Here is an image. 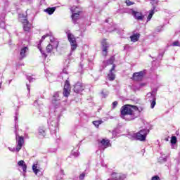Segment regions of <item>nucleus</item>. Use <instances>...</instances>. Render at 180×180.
Returning a JSON list of instances; mask_svg holds the SVG:
<instances>
[{
	"instance_id": "obj_1",
	"label": "nucleus",
	"mask_w": 180,
	"mask_h": 180,
	"mask_svg": "<svg viewBox=\"0 0 180 180\" xmlns=\"http://www.w3.org/2000/svg\"><path fill=\"white\" fill-rule=\"evenodd\" d=\"M132 108H135V106L129 104L123 105L120 109L121 117H124V116L127 115L133 116L134 112H133Z\"/></svg>"
},
{
	"instance_id": "obj_2",
	"label": "nucleus",
	"mask_w": 180,
	"mask_h": 180,
	"mask_svg": "<svg viewBox=\"0 0 180 180\" xmlns=\"http://www.w3.org/2000/svg\"><path fill=\"white\" fill-rule=\"evenodd\" d=\"M148 131H150L146 129L140 130L134 134L135 139L139 140V141H146Z\"/></svg>"
},
{
	"instance_id": "obj_3",
	"label": "nucleus",
	"mask_w": 180,
	"mask_h": 180,
	"mask_svg": "<svg viewBox=\"0 0 180 180\" xmlns=\"http://www.w3.org/2000/svg\"><path fill=\"white\" fill-rule=\"evenodd\" d=\"M17 140V146H16V151L19 153L22 148L23 147V144H25V138L23 136L16 135Z\"/></svg>"
},
{
	"instance_id": "obj_4",
	"label": "nucleus",
	"mask_w": 180,
	"mask_h": 180,
	"mask_svg": "<svg viewBox=\"0 0 180 180\" xmlns=\"http://www.w3.org/2000/svg\"><path fill=\"white\" fill-rule=\"evenodd\" d=\"M71 92V85L70 84V81L66 80L65 82V85L63 88V96H65L66 98H68L70 96V94Z\"/></svg>"
},
{
	"instance_id": "obj_5",
	"label": "nucleus",
	"mask_w": 180,
	"mask_h": 180,
	"mask_svg": "<svg viewBox=\"0 0 180 180\" xmlns=\"http://www.w3.org/2000/svg\"><path fill=\"white\" fill-rule=\"evenodd\" d=\"M143 77H144V72L141 71V72L134 73L132 75L131 79H133V81L140 82V81H143Z\"/></svg>"
},
{
	"instance_id": "obj_6",
	"label": "nucleus",
	"mask_w": 180,
	"mask_h": 180,
	"mask_svg": "<svg viewBox=\"0 0 180 180\" xmlns=\"http://www.w3.org/2000/svg\"><path fill=\"white\" fill-rule=\"evenodd\" d=\"M85 89V86H84V84L81 82H77L75 86L73 91L75 92V94H81L82 91Z\"/></svg>"
},
{
	"instance_id": "obj_7",
	"label": "nucleus",
	"mask_w": 180,
	"mask_h": 180,
	"mask_svg": "<svg viewBox=\"0 0 180 180\" xmlns=\"http://www.w3.org/2000/svg\"><path fill=\"white\" fill-rule=\"evenodd\" d=\"M75 9H77V7H72V8L71 9L72 20L74 22V23H77V20L79 19V15H81L82 13L81 11H77V13H75Z\"/></svg>"
},
{
	"instance_id": "obj_8",
	"label": "nucleus",
	"mask_w": 180,
	"mask_h": 180,
	"mask_svg": "<svg viewBox=\"0 0 180 180\" xmlns=\"http://www.w3.org/2000/svg\"><path fill=\"white\" fill-rule=\"evenodd\" d=\"M112 179L114 180H124L126 179V175L122 173L113 172L111 174Z\"/></svg>"
},
{
	"instance_id": "obj_9",
	"label": "nucleus",
	"mask_w": 180,
	"mask_h": 180,
	"mask_svg": "<svg viewBox=\"0 0 180 180\" xmlns=\"http://www.w3.org/2000/svg\"><path fill=\"white\" fill-rule=\"evenodd\" d=\"M116 68V65L113 64L112 68L110 70V74L108 75V79L109 81H115L116 79V75L113 73Z\"/></svg>"
},
{
	"instance_id": "obj_10",
	"label": "nucleus",
	"mask_w": 180,
	"mask_h": 180,
	"mask_svg": "<svg viewBox=\"0 0 180 180\" xmlns=\"http://www.w3.org/2000/svg\"><path fill=\"white\" fill-rule=\"evenodd\" d=\"M131 15H133L136 20H143V19H144V15H143V13H141V12H138L132 10Z\"/></svg>"
},
{
	"instance_id": "obj_11",
	"label": "nucleus",
	"mask_w": 180,
	"mask_h": 180,
	"mask_svg": "<svg viewBox=\"0 0 180 180\" xmlns=\"http://www.w3.org/2000/svg\"><path fill=\"white\" fill-rule=\"evenodd\" d=\"M140 33L136 32L135 34H133L131 36H130L131 41L133 43H136V41H139L140 40Z\"/></svg>"
},
{
	"instance_id": "obj_12",
	"label": "nucleus",
	"mask_w": 180,
	"mask_h": 180,
	"mask_svg": "<svg viewBox=\"0 0 180 180\" xmlns=\"http://www.w3.org/2000/svg\"><path fill=\"white\" fill-rule=\"evenodd\" d=\"M27 50H29V48H27V46H25L21 49L20 52V60H23V58L26 57V51H27Z\"/></svg>"
},
{
	"instance_id": "obj_13",
	"label": "nucleus",
	"mask_w": 180,
	"mask_h": 180,
	"mask_svg": "<svg viewBox=\"0 0 180 180\" xmlns=\"http://www.w3.org/2000/svg\"><path fill=\"white\" fill-rule=\"evenodd\" d=\"M101 144L105 148H108V147H109V146H110V141L109 139H102L101 141Z\"/></svg>"
},
{
	"instance_id": "obj_14",
	"label": "nucleus",
	"mask_w": 180,
	"mask_h": 180,
	"mask_svg": "<svg viewBox=\"0 0 180 180\" xmlns=\"http://www.w3.org/2000/svg\"><path fill=\"white\" fill-rule=\"evenodd\" d=\"M18 164L19 167H21L22 168V171H24V172H26V169H27V165H26L25 161L20 160Z\"/></svg>"
},
{
	"instance_id": "obj_15",
	"label": "nucleus",
	"mask_w": 180,
	"mask_h": 180,
	"mask_svg": "<svg viewBox=\"0 0 180 180\" xmlns=\"http://www.w3.org/2000/svg\"><path fill=\"white\" fill-rule=\"evenodd\" d=\"M68 40L69 41L70 43H72L74 41H77V39L74 36V34L71 33L68 34Z\"/></svg>"
},
{
	"instance_id": "obj_16",
	"label": "nucleus",
	"mask_w": 180,
	"mask_h": 180,
	"mask_svg": "<svg viewBox=\"0 0 180 180\" xmlns=\"http://www.w3.org/2000/svg\"><path fill=\"white\" fill-rule=\"evenodd\" d=\"M44 12H46V13H49V15H53L54 12H56V7H49L44 10Z\"/></svg>"
},
{
	"instance_id": "obj_17",
	"label": "nucleus",
	"mask_w": 180,
	"mask_h": 180,
	"mask_svg": "<svg viewBox=\"0 0 180 180\" xmlns=\"http://www.w3.org/2000/svg\"><path fill=\"white\" fill-rule=\"evenodd\" d=\"M155 6H153V9L150 11L149 15H148V18H147L148 22V20H151V18H153L154 13H155Z\"/></svg>"
},
{
	"instance_id": "obj_18",
	"label": "nucleus",
	"mask_w": 180,
	"mask_h": 180,
	"mask_svg": "<svg viewBox=\"0 0 180 180\" xmlns=\"http://www.w3.org/2000/svg\"><path fill=\"white\" fill-rule=\"evenodd\" d=\"M53 99L52 100V103H56V102H58L60 101V95L58 93H55L54 95L53 96Z\"/></svg>"
},
{
	"instance_id": "obj_19",
	"label": "nucleus",
	"mask_w": 180,
	"mask_h": 180,
	"mask_svg": "<svg viewBox=\"0 0 180 180\" xmlns=\"http://www.w3.org/2000/svg\"><path fill=\"white\" fill-rule=\"evenodd\" d=\"M70 46L72 51H75V50H77V47H78V44H77V41H75L74 42H70Z\"/></svg>"
},
{
	"instance_id": "obj_20",
	"label": "nucleus",
	"mask_w": 180,
	"mask_h": 180,
	"mask_svg": "<svg viewBox=\"0 0 180 180\" xmlns=\"http://www.w3.org/2000/svg\"><path fill=\"white\" fill-rule=\"evenodd\" d=\"M31 27H32V25H30V23L25 24L23 25V30L25 32H30Z\"/></svg>"
},
{
	"instance_id": "obj_21",
	"label": "nucleus",
	"mask_w": 180,
	"mask_h": 180,
	"mask_svg": "<svg viewBox=\"0 0 180 180\" xmlns=\"http://www.w3.org/2000/svg\"><path fill=\"white\" fill-rule=\"evenodd\" d=\"M102 123H103V122L102 120H96V121H93V124H94V126L98 129L99 128V125L102 124Z\"/></svg>"
},
{
	"instance_id": "obj_22",
	"label": "nucleus",
	"mask_w": 180,
	"mask_h": 180,
	"mask_svg": "<svg viewBox=\"0 0 180 180\" xmlns=\"http://www.w3.org/2000/svg\"><path fill=\"white\" fill-rule=\"evenodd\" d=\"M108 39H103L101 41V46L102 47H109V45H108V42H107Z\"/></svg>"
},
{
	"instance_id": "obj_23",
	"label": "nucleus",
	"mask_w": 180,
	"mask_h": 180,
	"mask_svg": "<svg viewBox=\"0 0 180 180\" xmlns=\"http://www.w3.org/2000/svg\"><path fill=\"white\" fill-rule=\"evenodd\" d=\"M53 45H51V44H49V45H47L46 46V53H51L53 51Z\"/></svg>"
},
{
	"instance_id": "obj_24",
	"label": "nucleus",
	"mask_w": 180,
	"mask_h": 180,
	"mask_svg": "<svg viewBox=\"0 0 180 180\" xmlns=\"http://www.w3.org/2000/svg\"><path fill=\"white\" fill-rule=\"evenodd\" d=\"M156 101L157 99L155 98H154L152 101H150V108L151 109H154V107L156 105Z\"/></svg>"
},
{
	"instance_id": "obj_25",
	"label": "nucleus",
	"mask_w": 180,
	"mask_h": 180,
	"mask_svg": "<svg viewBox=\"0 0 180 180\" xmlns=\"http://www.w3.org/2000/svg\"><path fill=\"white\" fill-rule=\"evenodd\" d=\"M103 56L104 57H107L108 56V47H106V46L103 47Z\"/></svg>"
},
{
	"instance_id": "obj_26",
	"label": "nucleus",
	"mask_w": 180,
	"mask_h": 180,
	"mask_svg": "<svg viewBox=\"0 0 180 180\" xmlns=\"http://www.w3.org/2000/svg\"><path fill=\"white\" fill-rule=\"evenodd\" d=\"M39 133L41 136H46V131L43 128H39Z\"/></svg>"
},
{
	"instance_id": "obj_27",
	"label": "nucleus",
	"mask_w": 180,
	"mask_h": 180,
	"mask_svg": "<svg viewBox=\"0 0 180 180\" xmlns=\"http://www.w3.org/2000/svg\"><path fill=\"white\" fill-rule=\"evenodd\" d=\"M176 141H177L176 136H172L170 143L172 144H176Z\"/></svg>"
},
{
	"instance_id": "obj_28",
	"label": "nucleus",
	"mask_w": 180,
	"mask_h": 180,
	"mask_svg": "<svg viewBox=\"0 0 180 180\" xmlns=\"http://www.w3.org/2000/svg\"><path fill=\"white\" fill-rule=\"evenodd\" d=\"M125 4L127 6H131V5H134V2L131 1L130 0H126Z\"/></svg>"
},
{
	"instance_id": "obj_29",
	"label": "nucleus",
	"mask_w": 180,
	"mask_h": 180,
	"mask_svg": "<svg viewBox=\"0 0 180 180\" xmlns=\"http://www.w3.org/2000/svg\"><path fill=\"white\" fill-rule=\"evenodd\" d=\"M51 43H56V49L58 47V42L56 41V39L53 37L50 38Z\"/></svg>"
},
{
	"instance_id": "obj_30",
	"label": "nucleus",
	"mask_w": 180,
	"mask_h": 180,
	"mask_svg": "<svg viewBox=\"0 0 180 180\" xmlns=\"http://www.w3.org/2000/svg\"><path fill=\"white\" fill-rule=\"evenodd\" d=\"M22 23L23 25H29V23L30 22H29V20H27V19L25 18L22 20Z\"/></svg>"
},
{
	"instance_id": "obj_31",
	"label": "nucleus",
	"mask_w": 180,
	"mask_h": 180,
	"mask_svg": "<svg viewBox=\"0 0 180 180\" xmlns=\"http://www.w3.org/2000/svg\"><path fill=\"white\" fill-rule=\"evenodd\" d=\"M108 61L110 64H113V63L115 61V57H113V56L110 57Z\"/></svg>"
},
{
	"instance_id": "obj_32",
	"label": "nucleus",
	"mask_w": 180,
	"mask_h": 180,
	"mask_svg": "<svg viewBox=\"0 0 180 180\" xmlns=\"http://www.w3.org/2000/svg\"><path fill=\"white\" fill-rule=\"evenodd\" d=\"M84 178H85V173H82L79 176V180H84Z\"/></svg>"
},
{
	"instance_id": "obj_33",
	"label": "nucleus",
	"mask_w": 180,
	"mask_h": 180,
	"mask_svg": "<svg viewBox=\"0 0 180 180\" xmlns=\"http://www.w3.org/2000/svg\"><path fill=\"white\" fill-rule=\"evenodd\" d=\"M151 180H161V179H160V176H154L152 177Z\"/></svg>"
},
{
	"instance_id": "obj_34",
	"label": "nucleus",
	"mask_w": 180,
	"mask_h": 180,
	"mask_svg": "<svg viewBox=\"0 0 180 180\" xmlns=\"http://www.w3.org/2000/svg\"><path fill=\"white\" fill-rule=\"evenodd\" d=\"M117 101H114L113 103H112V108H113V109H115V108H116L117 106Z\"/></svg>"
},
{
	"instance_id": "obj_35",
	"label": "nucleus",
	"mask_w": 180,
	"mask_h": 180,
	"mask_svg": "<svg viewBox=\"0 0 180 180\" xmlns=\"http://www.w3.org/2000/svg\"><path fill=\"white\" fill-rule=\"evenodd\" d=\"M37 169V164L34 165L32 166V171H34V172Z\"/></svg>"
},
{
	"instance_id": "obj_36",
	"label": "nucleus",
	"mask_w": 180,
	"mask_h": 180,
	"mask_svg": "<svg viewBox=\"0 0 180 180\" xmlns=\"http://www.w3.org/2000/svg\"><path fill=\"white\" fill-rule=\"evenodd\" d=\"M172 45L173 46H179V41H176L173 42Z\"/></svg>"
},
{
	"instance_id": "obj_37",
	"label": "nucleus",
	"mask_w": 180,
	"mask_h": 180,
	"mask_svg": "<svg viewBox=\"0 0 180 180\" xmlns=\"http://www.w3.org/2000/svg\"><path fill=\"white\" fill-rule=\"evenodd\" d=\"M40 51H41V54H43L44 57L45 58H47V54L46 53H43V51H41V49H40Z\"/></svg>"
},
{
	"instance_id": "obj_38",
	"label": "nucleus",
	"mask_w": 180,
	"mask_h": 180,
	"mask_svg": "<svg viewBox=\"0 0 180 180\" xmlns=\"http://www.w3.org/2000/svg\"><path fill=\"white\" fill-rule=\"evenodd\" d=\"M49 34H46V35H44V36H42V37H41V40H44L45 39H46V37H49Z\"/></svg>"
},
{
	"instance_id": "obj_39",
	"label": "nucleus",
	"mask_w": 180,
	"mask_h": 180,
	"mask_svg": "<svg viewBox=\"0 0 180 180\" xmlns=\"http://www.w3.org/2000/svg\"><path fill=\"white\" fill-rule=\"evenodd\" d=\"M34 172V174L36 175H37V174H39V172H40V169H37Z\"/></svg>"
}]
</instances>
